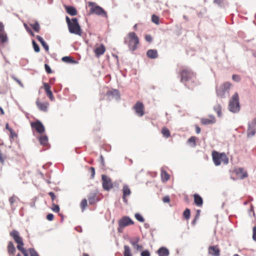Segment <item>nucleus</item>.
I'll return each mask as SVG.
<instances>
[{"mask_svg":"<svg viewBox=\"0 0 256 256\" xmlns=\"http://www.w3.org/2000/svg\"><path fill=\"white\" fill-rule=\"evenodd\" d=\"M180 82L183 83L184 86L188 88H191L194 84L190 86L188 82H191L192 83H194L196 76L190 70L184 69L182 70L180 72Z\"/></svg>","mask_w":256,"mask_h":256,"instance_id":"1","label":"nucleus"},{"mask_svg":"<svg viewBox=\"0 0 256 256\" xmlns=\"http://www.w3.org/2000/svg\"><path fill=\"white\" fill-rule=\"evenodd\" d=\"M139 42V38L134 32H129L128 36L124 38V43L132 52L136 50Z\"/></svg>","mask_w":256,"mask_h":256,"instance_id":"2","label":"nucleus"},{"mask_svg":"<svg viewBox=\"0 0 256 256\" xmlns=\"http://www.w3.org/2000/svg\"><path fill=\"white\" fill-rule=\"evenodd\" d=\"M212 160L214 164L216 166H218L222 162L224 164H227L228 162V158L225 153H219L216 151H214L212 152Z\"/></svg>","mask_w":256,"mask_h":256,"instance_id":"3","label":"nucleus"},{"mask_svg":"<svg viewBox=\"0 0 256 256\" xmlns=\"http://www.w3.org/2000/svg\"><path fill=\"white\" fill-rule=\"evenodd\" d=\"M228 110L233 113H238L240 111L239 97L237 92H236L230 100Z\"/></svg>","mask_w":256,"mask_h":256,"instance_id":"4","label":"nucleus"},{"mask_svg":"<svg viewBox=\"0 0 256 256\" xmlns=\"http://www.w3.org/2000/svg\"><path fill=\"white\" fill-rule=\"evenodd\" d=\"M68 30L70 33L81 36L82 30L78 22V18H76L72 19V23L68 26Z\"/></svg>","mask_w":256,"mask_h":256,"instance_id":"5","label":"nucleus"},{"mask_svg":"<svg viewBox=\"0 0 256 256\" xmlns=\"http://www.w3.org/2000/svg\"><path fill=\"white\" fill-rule=\"evenodd\" d=\"M88 6H91L90 11L91 14H94L98 16H100L104 18H107L106 12L102 7L96 5L95 2H89Z\"/></svg>","mask_w":256,"mask_h":256,"instance_id":"6","label":"nucleus"},{"mask_svg":"<svg viewBox=\"0 0 256 256\" xmlns=\"http://www.w3.org/2000/svg\"><path fill=\"white\" fill-rule=\"evenodd\" d=\"M102 188L106 190H109L113 188V184L110 178L104 174L102 176Z\"/></svg>","mask_w":256,"mask_h":256,"instance_id":"7","label":"nucleus"},{"mask_svg":"<svg viewBox=\"0 0 256 256\" xmlns=\"http://www.w3.org/2000/svg\"><path fill=\"white\" fill-rule=\"evenodd\" d=\"M31 126L40 134H42L45 131L44 126L42 122L38 120H36V122H32Z\"/></svg>","mask_w":256,"mask_h":256,"instance_id":"8","label":"nucleus"},{"mask_svg":"<svg viewBox=\"0 0 256 256\" xmlns=\"http://www.w3.org/2000/svg\"><path fill=\"white\" fill-rule=\"evenodd\" d=\"M134 108L135 110L136 113L138 116L141 117L144 115V106L142 102H137L134 106Z\"/></svg>","mask_w":256,"mask_h":256,"instance_id":"9","label":"nucleus"},{"mask_svg":"<svg viewBox=\"0 0 256 256\" xmlns=\"http://www.w3.org/2000/svg\"><path fill=\"white\" fill-rule=\"evenodd\" d=\"M133 224V221L128 216H125L119 220L118 226L121 228H124L125 226H128Z\"/></svg>","mask_w":256,"mask_h":256,"instance_id":"10","label":"nucleus"},{"mask_svg":"<svg viewBox=\"0 0 256 256\" xmlns=\"http://www.w3.org/2000/svg\"><path fill=\"white\" fill-rule=\"evenodd\" d=\"M256 133V128L253 125V124H252L251 122H248V127L246 132L247 136L248 138H252L254 136Z\"/></svg>","mask_w":256,"mask_h":256,"instance_id":"11","label":"nucleus"},{"mask_svg":"<svg viewBox=\"0 0 256 256\" xmlns=\"http://www.w3.org/2000/svg\"><path fill=\"white\" fill-rule=\"evenodd\" d=\"M106 95L110 99L115 98L116 100H118L120 98L119 92L118 90L115 89L108 91L106 92Z\"/></svg>","mask_w":256,"mask_h":256,"instance_id":"12","label":"nucleus"},{"mask_svg":"<svg viewBox=\"0 0 256 256\" xmlns=\"http://www.w3.org/2000/svg\"><path fill=\"white\" fill-rule=\"evenodd\" d=\"M208 253L213 256H220V250L219 249L218 246H210L208 248Z\"/></svg>","mask_w":256,"mask_h":256,"instance_id":"13","label":"nucleus"},{"mask_svg":"<svg viewBox=\"0 0 256 256\" xmlns=\"http://www.w3.org/2000/svg\"><path fill=\"white\" fill-rule=\"evenodd\" d=\"M216 122V118L213 115H210V118H202L201 119V122L202 124L204 125H208L214 124Z\"/></svg>","mask_w":256,"mask_h":256,"instance_id":"14","label":"nucleus"},{"mask_svg":"<svg viewBox=\"0 0 256 256\" xmlns=\"http://www.w3.org/2000/svg\"><path fill=\"white\" fill-rule=\"evenodd\" d=\"M10 234L12 237L15 242L17 244L22 241V238L20 236L19 232L16 230H12L10 232Z\"/></svg>","mask_w":256,"mask_h":256,"instance_id":"15","label":"nucleus"},{"mask_svg":"<svg viewBox=\"0 0 256 256\" xmlns=\"http://www.w3.org/2000/svg\"><path fill=\"white\" fill-rule=\"evenodd\" d=\"M10 234L12 237L15 242L17 244L22 241V238L20 236L19 232L16 230H12L10 232Z\"/></svg>","mask_w":256,"mask_h":256,"instance_id":"16","label":"nucleus"},{"mask_svg":"<svg viewBox=\"0 0 256 256\" xmlns=\"http://www.w3.org/2000/svg\"><path fill=\"white\" fill-rule=\"evenodd\" d=\"M235 172L238 176L240 179H244L248 176L247 172L244 170L243 168H239L235 170Z\"/></svg>","mask_w":256,"mask_h":256,"instance_id":"17","label":"nucleus"},{"mask_svg":"<svg viewBox=\"0 0 256 256\" xmlns=\"http://www.w3.org/2000/svg\"><path fill=\"white\" fill-rule=\"evenodd\" d=\"M16 248L12 242H9L8 245V252L10 256L15 254Z\"/></svg>","mask_w":256,"mask_h":256,"instance_id":"18","label":"nucleus"},{"mask_svg":"<svg viewBox=\"0 0 256 256\" xmlns=\"http://www.w3.org/2000/svg\"><path fill=\"white\" fill-rule=\"evenodd\" d=\"M146 56L152 59L156 58L158 56V51L156 49L148 50L146 52Z\"/></svg>","mask_w":256,"mask_h":256,"instance_id":"19","label":"nucleus"},{"mask_svg":"<svg viewBox=\"0 0 256 256\" xmlns=\"http://www.w3.org/2000/svg\"><path fill=\"white\" fill-rule=\"evenodd\" d=\"M106 48L103 44L100 45V46L96 48L94 52L96 56L98 57L102 55L105 52Z\"/></svg>","mask_w":256,"mask_h":256,"instance_id":"20","label":"nucleus"},{"mask_svg":"<svg viewBox=\"0 0 256 256\" xmlns=\"http://www.w3.org/2000/svg\"><path fill=\"white\" fill-rule=\"evenodd\" d=\"M194 202L198 206H202L203 204V200L202 197L197 194H194Z\"/></svg>","mask_w":256,"mask_h":256,"instance_id":"21","label":"nucleus"},{"mask_svg":"<svg viewBox=\"0 0 256 256\" xmlns=\"http://www.w3.org/2000/svg\"><path fill=\"white\" fill-rule=\"evenodd\" d=\"M158 256H168L170 252L165 247L160 248L157 251Z\"/></svg>","mask_w":256,"mask_h":256,"instance_id":"22","label":"nucleus"},{"mask_svg":"<svg viewBox=\"0 0 256 256\" xmlns=\"http://www.w3.org/2000/svg\"><path fill=\"white\" fill-rule=\"evenodd\" d=\"M66 12L72 16H76L78 14L76 8L72 6H66Z\"/></svg>","mask_w":256,"mask_h":256,"instance_id":"23","label":"nucleus"},{"mask_svg":"<svg viewBox=\"0 0 256 256\" xmlns=\"http://www.w3.org/2000/svg\"><path fill=\"white\" fill-rule=\"evenodd\" d=\"M36 38L40 42L45 50L46 52H48L49 50V46L48 44L44 40V39L38 35L36 36Z\"/></svg>","mask_w":256,"mask_h":256,"instance_id":"24","label":"nucleus"},{"mask_svg":"<svg viewBox=\"0 0 256 256\" xmlns=\"http://www.w3.org/2000/svg\"><path fill=\"white\" fill-rule=\"evenodd\" d=\"M36 104L40 110L43 112H46L48 110V106L46 104L36 101Z\"/></svg>","mask_w":256,"mask_h":256,"instance_id":"25","label":"nucleus"},{"mask_svg":"<svg viewBox=\"0 0 256 256\" xmlns=\"http://www.w3.org/2000/svg\"><path fill=\"white\" fill-rule=\"evenodd\" d=\"M88 200L90 204H94L96 203L98 200L96 198V194H92L88 197Z\"/></svg>","mask_w":256,"mask_h":256,"instance_id":"26","label":"nucleus"},{"mask_svg":"<svg viewBox=\"0 0 256 256\" xmlns=\"http://www.w3.org/2000/svg\"><path fill=\"white\" fill-rule=\"evenodd\" d=\"M8 41L7 34L5 32H0V42L1 44H4Z\"/></svg>","mask_w":256,"mask_h":256,"instance_id":"27","label":"nucleus"},{"mask_svg":"<svg viewBox=\"0 0 256 256\" xmlns=\"http://www.w3.org/2000/svg\"><path fill=\"white\" fill-rule=\"evenodd\" d=\"M62 60L66 63L76 64L78 62L76 60H73L72 57L68 56L62 57Z\"/></svg>","mask_w":256,"mask_h":256,"instance_id":"28","label":"nucleus"},{"mask_svg":"<svg viewBox=\"0 0 256 256\" xmlns=\"http://www.w3.org/2000/svg\"><path fill=\"white\" fill-rule=\"evenodd\" d=\"M161 178L163 182H166L170 179V176L166 171L162 170H161Z\"/></svg>","mask_w":256,"mask_h":256,"instance_id":"29","label":"nucleus"},{"mask_svg":"<svg viewBox=\"0 0 256 256\" xmlns=\"http://www.w3.org/2000/svg\"><path fill=\"white\" fill-rule=\"evenodd\" d=\"M214 110L217 113L218 116L220 117L222 116V106L220 104H218L214 106Z\"/></svg>","mask_w":256,"mask_h":256,"instance_id":"30","label":"nucleus"},{"mask_svg":"<svg viewBox=\"0 0 256 256\" xmlns=\"http://www.w3.org/2000/svg\"><path fill=\"white\" fill-rule=\"evenodd\" d=\"M124 256H132L131 250L129 246L124 245Z\"/></svg>","mask_w":256,"mask_h":256,"instance_id":"31","label":"nucleus"},{"mask_svg":"<svg viewBox=\"0 0 256 256\" xmlns=\"http://www.w3.org/2000/svg\"><path fill=\"white\" fill-rule=\"evenodd\" d=\"M30 24L35 32H39L40 29V27L38 21H36L33 24L30 23Z\"/></svg>","mask_w":256,"mask_h":256,"instance_id":"32","label":"nucleus"},{"mask_svg":"<svg viewBox=\"0 0 256 256\" xmlns=\"http://www.w3.org/2000/svg\"><path fill=\"white\" fill-rule=\"evenodd\" d=\"M122 192H123V196H128L130 195L131 192L128 188V186L126 184H125L123 186L122 188Z\"/></svg>","mask_w":256,"mask_h":256,"instance_id":"33","label":"nucleus"},{"mask_svg":"<svg viewBox=\"0 0 256 256\" xmlns=\"http://www.w3.org/2000/svg\"><path fill=\"white\" fill-rule=\"evenodd\" d=\"M39 140L41 144L46 146L48 143V138L47 136H41L39 138Z\"/></svg>","mask_w":256,"mask_h":256,"instance_id":"34","label":"nucleus"},{"mask_svg":"<svg viewBox=\"0 0 256 256\" xmlns=\"http://www.w3.org/2000/svg\"><path fill=\"white\" fill-rule=\"evenodd\" d=\"M162 133L163 136L166 138L170 137V135L169 130L165 127L162 128Z\"/></svg>","mask_w":256,"mask_h":256,"instance_id":"35","label":"nucleus"},{"mask_svg":"<svg viewBox=\"0 0 256 256\" xmlns=\"http://www.w3.org/2000/svg\"><path fill=\"white\" fill-rule=\"evenodd\" d=\"M217 95L221 98H224L225 97V94L227 93L226 91H224V90L220 88L216 91Z\"/></svg>","mask_w":256,"mask_h":256,"instance_id":"36","label":"nucleus"},{"mask_svg":"<svg viewBox=\"0 0 256 256\" xmlns=\"http://www.w3.org/2000/svg\"><path fill=\"white\" fill-rule=\"evenodd\" d=\"M130 243L132 244L134 248L136 249L138 251H140L143 248L142 246L138 244V243H133L132 241H130Z\"/></svg>","mask_w":256,"mask_h":256,"instance_id":"37","label":"nucleus"},{"mask_svg":"<svg viewBox=\"0 0 256 256\" xmlns=\"http://www.w3.org/2000/svg\"><path fill=\"white\" fill-rule=\"evenodd\" d=\"M183 215L186 220H188L190 215V210L188 208H186L184 212Z\"/></svg>","mask_w":256,"mask_h":256,"instance_id":"38","label":"nucleus"},{"mask_svg":"<svg viewBox=\"0 0 256 256\" xmlns=\"http://www.w3.org/2000/svg\"><path fill=\"white\" fill-rule=\"evenodd\" d=\"M87 204L88 202L86 199L84 198L80 202V208L82 212L85 210L86 206H87Z\"/></svg>","mask_w":256,"mask_h":256,"instance_id":"39","label":"nucleus"},{"mask_svg":"<svg viewBox=\"0 0 256 256\" xmlns=\"http://www.w3.org/2000/svg\"><path fill=\"white\" fill-rule=\"evenodd\" d=\"M28 250L30 256H40L38 254L34 248H30Z\"/></svg>","mask_w":256,"mask_h":256,"instance_id":"40","label":"nucleus"},{"mask_svg":"<svg viewBox=\"0 0 256 256\" xmlns=\"http://www.w3.org/2000/svg\"><path fill=\"white\" fill-rule=\"evenodd\" d=\"M32 46H33V48H34V51L36 52H40V46H39L36 43V42L34 40H32Z\"/></svg>","mask_w":256,"mask_h":256,"instance_id":"41","label":"nucleus"},{"mask_svg":"<svg viewBox=\"0 0 256 256\" xmlns=\"http://www.w3.org/2000/svg\"><path fill=\"white\" fill-rule=\"evenodd\" d=\"M231 86V84L230 82H226L224 83L222 88L224 90V91H226L227 93H228V90L230 89V87Z\"/></svg>","mask_w":256,"mask_h":256,"instance_id":"42","label":"nucleus"},{"mask_svg":"<svg viewBox=\"0 0 256 256\" xmlns=\"http://www.w3.org/2000/svg\"><path fill=\"white\" fill-rule=\"evenodd\" d=\"M17 200H18V198L14 195L9 198V202L12 207V206L14 203Z\"/></svg>","mask_w":256,"mask_h":256,"instance_id":"43","label":"nucleus"},{"mask_svg":"<svg viewBox=\"0 0 256 256\" xmlns=\"http://www.w3.org/2000/svg\"><path fill=\"white\" fill-rule=\"evenodd\" d=\"M196 138L195 136H191L188 140V142L190 143V144H192V146L194 147L196 146Z\"/></svg>","mask_w":256,"mask_h":256,"instance_id":"44","label":"nucleus"},{"mask_svg":"<svg viewBox=\"0 0 256 256\" xmlns=\"http://www.w3.org/2000/svg\"><path fill=\"white\" fill-rule=\"evenodd\" d=\"M136 218L140 222H144V220L143 216L138 213H136L134 215Z\"/></svg>","mask_w":256,"mask_h":256,"instance_id":"45","label":"nucleus"},{"mask_svg":"<svg viewBox=\"0 0 256 256\" xmlns=\"http://www.w3.org/2000/svg\"><path fill=\"white\" fill-rule=\"evenodd\" d=\"M152 21L156 24H159V18L156 16L155 14H153L152 16Z\"/></svg>","mask_w":256,"mask_h":256,"instance_id":"46","label":"nucleus"},{"mask_svg":"<svg viewBox=\"0 0 256 256\" xmlns=\"http://www.w3.org/2000/svg\"><path fill=\"white\" fill-rule=\"evenodd\" d=\"M24 246V244L23 240L18 243L17 248L20 252H22L25 248L23 247Z\"/></svg>","mask_w":256,"mask_h":256,"instance_id":"47","label":"nucleus"},{"mask_svg":"<svg viewBox=\"0 0 256 256\" xmlns=\"http://www.w3.org/2000/svg\"><path fill=\"white\" fill-rule=\"evenodd\" d=\"M53 207L52 208V210L56 212H59L60 211V207L58 205L54 204V203L52 204Z\"/></svg>","mask_w":256,"mask_h":256,"instance_id":"48","label":"nucleus"},{"mask_svg":"<svg viewBox=\"0 0 256 256\" xmlns=\"http://www.w3.org/2000/svg\"><path fill=\"white\" fill-rule=\"evenodd\" d=\"M44 86L46 93L51 91L50 86L48 83H44Z\"/></svg>","mask_w":256,"mask_h":256,"instance_id":"49","label":"nucleus"},{"mask_svg":"<svg viewBox=\"0 0 256 256\" xmlns=\"http://www.w3.org/2000/svg\"><path fill=\"white\" fill-rule=\"evenodd\" d=\"M232 78L234 81L236 82H238L240 80V78L238 75L237 74H233L232 76Z\"/></svg>","mask_w":256,"mask_h":256,"instance_id":"50","label":"nucleus"},{"mask_svg":"<svg viewBox=\"0 0 256 256\" xmlns=\"http://www.w3.org/2000/svg\"><path fill=\"white\" fill-rule=\"evenodd\" d=\"M44 68H45V70L47 73L51 74L52 72V70L50 66L48 64H44Z\"/></svg>","mask_w":256,"mask_h":256,"instance_id":"51","label":"nucleus"},{"mask_svg":"<svg viewBox=\"0 0 256 256\" xmlns=\"http://www.w3.org/2000/svg\"><path fill=\"white\" fill-rule=\"evenodd\" d=\"M145 40L148 42H151L152 41V38L150 34H146L145 36Z\"/></svg>","mask_w":256,"mask_h":256,"instance_id":"52","label":"nucleus"},{"mask_svg":"<svg viewBox=\"0 0 256 256\" xmlns=\"http://www.w3.org/2000/svg\"><path fill=\"white\" fill-rule=\"evenodd\" d=\"M141 256H150V252L148 250H144L140 254Z\"/></svg>","mask_w":256,"mask_h":256,"instance_id":"53","label":"nucleus"},{"mask_svg":"<svg viewBox=\"0 0 256 256\" xmlns=\"http://www.w3.org/2000/svg\"><path fill=\"white\" fill-rule=\"evenodd\" d=\"M46 94L47 96L49 98L52 100L53 101L54 100V98L53 96L52 92L50 91V92H48Z\"/></svg>","mask_w":256,"mask_h":256,"instance_id":"54","label":"nucleus"},{"mask_svg":"<svg viewBox=\"0 0 256 256\" xmlns=\"http://www.w3.org/2000/svg\"><path fill=\"white\" fill-rule=\"evenodd\" d=\"M90 170L91 172V178H94L95 175V169L94 167H90Z\"/></svg>","mask_w":256,"mask_h":256,"instance_id":"55","label":"nucleus"},{"mask_svg":"<svg viewBox=\"0 0 256 256\" xmlns=\"http://www.w3.org/2000/svg\"><path fill=\"white\" fill-rule=\"evenodd\" d=\"M140 240V238L138 236H136V237L134 238V239L130 238L129 240L130 242V241L133 242V243H138Z\"/></svg>","mask_w":256,"mask_h":256,"instance_id":"56","label":"nucleus"},{"mask_svg":"<svg viewBox=\"0 0 256 256\" xmlns=\"http://www.w3.org/2000/svg\"><path fill=\"white\" fill-rule=\"evenodd\" d=\"M54 218V216L52 214H48L46 216L47 220L50 221L53 220Z\"/></svg>","mask_w":256,"mask_h":256,"instance_id":"57","label":"nucleus"},{"mask_svg":"<svg viewBox=\"0 0 256 256\" xmlns=\"http://www.w3.org/2000/svg\"><path fill=\"white\" fill-rule=\"evenodd\" d=\"M48 195L50 196L52 200L54 201V199L56 198V196L54 192H48Z\"/></svg>","mask_w":256,"mask_h":256,"instance_id":"58","label":"nucleus"},{"mask_svg":"<svg viewBox=\"0 0 256 256\" xmlns=\"http://www.w3.org/2000/svg\"><path fill=\"white\" fill-rule=\"evenodd\" d=\"M253 240L256 242V227L254 226L253 228V235H252Z\"/></svg>","mask_w":256,"mask_h":256,"instance_id":"59","label":"nucleus"},{"mask_svg":"<svg viewBox=\"0 0 256 256\" xmlns=\"http://www.w3.org/2000/svg\"><path fill=\"white\" fill-rule=\"evenodd\" d=\"M162 201L164 202H168L170 201V197L168 196L164 197Z\"/></svg>","mask_w":256,"mask_h":256,"instance_id":"60","label":"nucleus"},{"mask_svg":"<svg viewBox=\"0 0 256 256\" xmlns=\"http://www.w3.org/2000/svg\"><path fill=\"white\" fill-rule=\"evenodd\" d=\"M222 2V0H214V3L216 4L219 6H221Z\"/></svg>","mask_w":256,"mask_h":256,"instance_id":"61","label":"nucleus"},{"mask_svg":"<svg viewBox=\"0 0 256 256\" xmlns=\"http://www.w3.org/2000/svg\"><path fill=\"white\" fill-rule=\"evenodd\" d=\"M100 160L102 166H104V158L102 154L100 156Z\"/></svg>","mask_w":256,"mask_h":256,"instance_id":"62","label":"nucleus"},{"mask_svg":"<svg viewBox=\"0 0 256 256\" xmlns=\"http://www.w3.org/2000/svg\"><path fill=\"white\" fill-rule=\"evenodd\" d=\"M4 32V25L2 22H0V32Z\"/></svg>","mask_w":256,"mask_h":256,"instance_id":"63","label":"nucleus"},{"mask_svg":"<svg viewBox=\"0 0 256 256\" xmlns=\"http://www.w3.org/2000/svg\"><path fill=\"white\" fill-rule=\"evenodd\" d=\"M66 19L68 26L72 23V20L68 16H66Z\"/></svg>","mask_w":256,"mask_h":256,"instance_id":"64","label":"nucleus"}]
</instances>
